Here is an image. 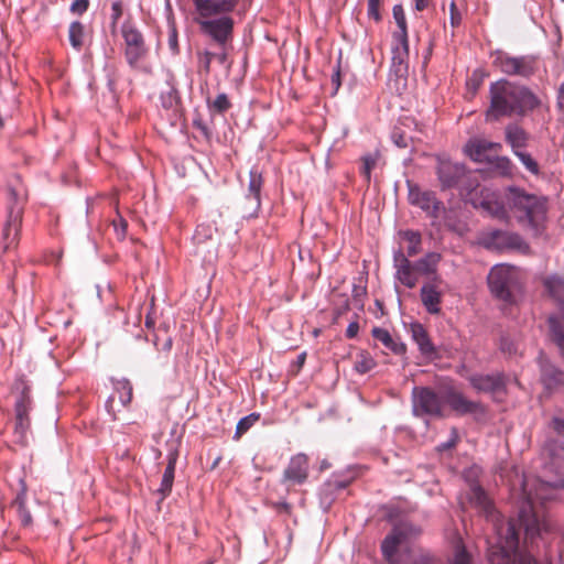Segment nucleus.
<instances>
[{
    "instance_id": "nucleus-1",
    "label": "nucleus",
    "mask_w": 564,
    "mask_h": 564,
    "mask_svg": "<svg viewBox=\"0 0 564 564\" xmlns=\"http://www.w3.org/2000/svg\"><path fill=\"white\" fill-rule=\"evenodd\" d=\"M468 501L491 523L497 535V545L507 554L518 550L520 529H523L524 538L530 542H533L542 531L547 532L551 530L549 521L533 509L529 500L521 507L518 522L514 520L506 521L495 509L492 501L485 490L478 485L470 487Z\"/></svg>"
},
{
    "instance_id": "nucleus-2",
    "label": "nucleus",
    "mask_w": 564,
    "mask_h": 564,
    "mask_svg": "<svg viewBox=\"0 0 564 564\" xmlns=\"http://www.w3.org/2000/svg\"><path fill=\"white\" fill-rule=\"evenodd\" d=\"M488 100L489 106L485 112L488 122L499 121L501 118L525 117L542 104L530 87L505 78L490 84Z\"/></svg>"
},
{
    "instance_id": "nucleus-3",
    "label": "nucleus",
    "mask_w": 564,
    "mask_h": 564,
    "mask_svg": "<svg viewBox=\"0 0 564 564\" xmlns=\"http://www.w3.org/2000/svg\"><path fill=\"white\" fill-rule=\"evenodd\" d=\"M194 6V21L202 34L212 39L223 50L215 53L214 58L219 64H226L228 54L225 50L234 36L235 21L231 13L239 0H192Z\"/></svg>"
},
{
    "instance_id": "nucleus-4",
    "label": "nucleus",
    "mask_w": 564,
    "mask_h": 564,
    "mask_svg": "<svg viewBox=\"0 0 564 564\" xmlns=\"http://www.w3.org/2000/svg\"><path fill=\"white\" fill-rule=\"evenodd\" d=\"M505 202L510 215L518 223L536 232L540 231L547 215V198L545 196L530 193L519 186H508L505 189Z\"/></svg>"
},
{
    "instance_id": "nucleus-5",
    "label": "nucleus",
    "mask_w": 564,
    "mask_h": 564,
    "mask_svg": "<svg viewBox=\"0 0 564 564\" xmlns=\"http://www.w3.org/2000/svg\"><path fill=\"white\" fill-rule=\"evenodd\" d=\"M488 286L496 299L513 303L522 288L521 272L509 264H497L488 274Z\"/></svg>"
},
{
    "instance_id": "nucleus-6",
    "label": "nucleus",
    "mask_w": 564,
    "mask_h": 564,
    "mask_svg": "<svg viewBox=\"0 0 564 564\" xmlns=\"http://www.w3.org/2000/svg\"><path fill=\"white\" fill-rule=\"evenodd\" d=\"M492 65L507 76L529 79L539 70V58L534 55L513 56L499 51L494 55Z\"/></svg>"
},
{
    "instance_id": "nucleus-7",
    "label": "nucleus",
    "mask_w": 564,
    "mask_h": 564,
    "mask_svg": "<svg viewBox=\"0 0 564 564\" xmlns=\"http://www.w3.org/2000/svg\"><path fill=\"white\" fill-rule=\"evenodd\" d=\"M412 406L416 416H444L443 389L436 392L429 387H414L412 390Z\"/></svg>"
},
{
    "instance_id": "nucleus-8",
    "label": "nucleus",
    "mask_w": 564,
    "mask_h": 564,
    "mask_svg": "<svg viewBox=\"0 0 564 564\" xmlns=\"http://www.w3.org/2000/svg\"><path fill=\"white\" fill-rule=\"evenodd\" d=\"M419 534L420 530L410 523L395 525L382 541L383 557L390 563H397L399 550L406 549L410 541Z\"/></svg>"
},
{
    "instance_id": "nucleus-9",
    "label": "nucleus",
    "mask_w": 564,
    "mask_h": 564,
    "mask_svg": "<svg viewBox=\"0 0 564 564\" xmlns=\"http://www.w3.org/2000/svg\"><path fill=\"white\" fill-rule=\"evenodd\" d=\"M121 34L124 40V57L129 66L133 69L139 67V63L148 55L142 33L130 22L121 26Z\"/></svg>"
},
{
    "instance_id": "nucleus-10",
    "label": "nucleus",
    "mask_w": 564,
    "mask_h": 564,
    "mask_svg": "<svg viewBox=\"0 0 564 564\" xmlns=\"http://www.w3.org/2000/svg\"><path fill=\"white\" fill-rule=\"evenodd\" d=\"M408 199L411 205L421 208L429 217L438 218L444 209L443 203L432 191H423L419 185L408 182Z\"/></svg>"
},
{
    "instance_id": "nucleus-11",
    "label": "nucleus",
    "mask_w": 564,
    "mask_h": 564,
    "mask_svg": "<svg viewBox=\"0 0 564 564\" xmlns=\"http://www.w3.org/2000/svg\"><path fill=\"white\" fill-rule=\"evenodd\" d=\"M15 431L21 435H24L30 429V410L32 408V398L30 394V388L24 381H20L15 384Z\"/></svg>"
},
{
    "instance_id": "nucleus-12",
    "label": "nucleus",
    "mask_w": 564,
    "mask_h": 564,
    "mask_svg": "<svg viewBox=\"0 0 564 564\" xmlns=\"http://www.w3.org/2000/svg\"><path fill=\"white\" fill-rule=\"evenodd\" d=\"M444 405L447 404L458 414L484 413L485 408L479 402H474L464 397L454 388L443 389Z\"/></svg>"
},
{
    "instance_id": "nucleus-13",
    "label": "nucleus",
    "mask_w": 564,
    "mask_h": 564,
    "mask_svg": "<svg viewBox=\"0 0 564 564\" xmlns=\"http://www.w3.org/2000/svg\"><path fill=\"white\" fill-rule=\"evenodd\" d=\"M308 478V457L299 453L291 457L282 476V482L289 485H302Z\"/></svg>"
},
{
    "instance_id": "nucleus-14",
    "label": "nucleus",
    "mask_w": 564,
    "mask_h": 564,
    "mask_svg": "<svg viewBox=\"0 0 564 564\" xmlns=\"http://www.w3.org/2000/svg\"><path fill=\"white\" fill-rule=\"evenodd\" d=\"M442 280L435 275L430 282L422 285L420 297L425 310L432 315H438L442 311L443 292L440 290Z\"/></svg>"
},
{
    "instance_id": "nucleus-15",
    "label": "nucleus",
    "mask_w": 564,
    "mask_h": 564,
    "mask_svg": "<svg viewBox=\"0 0 564 564\" xmlns=\"http://www.w3.org/2000/svg\"><path fill=\"white\" fill-rule=\"evenodd\" d=\"M464 150L473 161L484 163L491 160V152H500L502 150V144L499 142H491L482 138H474L465 144Z\"/></svg>"
},
{
    "instance_id": "nucleus-16",
    "label": "nucleus",
    "mask_w": 564,
    "mask_h": 564,
    "mask_svg": "<svg viewBox=\"0 0 564 564\" xmlns=\"http://www.w3.org/2000/svg\"><path fill=\"white\" fill-rule=\"evenodd\" d=\"M479 205L494 218L499 220H507L509 218L510 212L505 202V195L502 196V200H500L494 192L490 189H484L481 191V200Z\"/></svg>"
},
{
    "instance_id": "nucleus-17",
    "label": "nucleus",
    "mask_w": 564,
    "mask_h": 564,
    "mask_svg": "<svg viewBox=\"0 0 564 564\" xmlns=\"http://www.w3.org/2000/svg\"><path fill=\"white\" fill-rule=\"evenodd\" d=\"M394 262L397 268V279L409 289L415 288L420 275L413 262H411L401 251L394 256Z\"/></svg>"
},
{
    "instance_id": "nucleus-18",
    "label": "nucleus",
    "mask_w": 564,
    "mask_h": 564,
    "mask_svg": "<svg viewBox=\"0 0 564 564\" xmlns=\"http://www.w3.org/2000/svg\"><path fill=\"white\" fill-rule=\"evenodd\" d=\"M464 172L463 165L451 161H440L437 165V176L442 188L446 189L456 186Z\"/></svg>"
},
{
    "instance_id": "nucleus-19",
    "label": "nucleus",
    "mask_w": 564,
    "mask_h": 564,
    "mask_svg": "<svg viewBox=\"0 0 564 564\" xmlns=\"http://www.w3.org/2000/svg\"><path fill=\"white\" fill-rule=\"evenodd\" d=\"M505 140L513 154L524 151L529 145L530 134L518 123H508L505 127Z\"/></svg>"
},
{
    "instance_id": "nucleus-20",
    "label": "nucleus",
    "mask_w": 564,
    "mask_h": 564,
    "mask_svg": "<svg viewBox=\"0 0 564 564\" xmlns=\"http://www.w3.org/2000/svg\"><path fill=\"white\" fill-rule=\"evenodd\" d=\"M471 386L482 392L500 391L505 387L503 377L501 375H477L470 378Z\"/></svg>"
},
{
    "instance_id": "nucleus-21",
    "label": "nucleus",
    "mask_w": 564,
    "mask_h": 564,
    "mask_svg": "<svg viewBox=\"0 0 564 564\" xmlns=\"http://www.w3.org/2000/svg\"><path fill=\"white\" fill-rule=\"evenodd\" d=\"M543 285L550 297L564 313V276L558 274L549 275L543 279Z\"/></svg>"
},
{
    "instance_id": "nucleus-22",
    "label": "nucleus",
    "mask_w": 564,
    "mask_h": 564,
    "mask_svg": "<svg viewBox=\"0 0 564 564\" xmlns=\"http://www.w3.org/2000/svg\"><path fill=\"white\" fill-rule=\"evenodd\" d=\"M411 334L413 340L419 346L420 351L427 357L436 355V348L430 339L427 330L423 325L415 323L411 325Z\"/></svg>"
},
{
    "instance_id": "nucleus-23",
    "label": "nucleus",
    "mask_w": 564,
    "mask_h": 564,
    "mask_svg": "<svg viewBox=\"0 0 564 564\" xmlns=\"http://www.w3.org/2000/svg\"><path fill=\"white\" fill-rule=\"evenodd\" d=\"M541 378L547 389L564 387V371L549 362L541 366Z\"/></svg>"
},
{
    "instance_id": "nucleus-24",
    "label": "nucleus",
    "mask_w": 564,
    "mask_h": 564,
    "mask_svg": "<svg viewBox=\"0 0 564 564\" xmlns=\"http://www.w3.org/2000/svg\"><path fill=\"white\" fill-rule=\"evenodd\" d=\"M398 46L392 50V65L399 74L406 73L409 57V39L404 42H398Z\"/></svg>"
},
{
    "instance_id": "nucleus-25",
    "label": "nucleus",
    "mask_w": 564,
    "mask_h": 564,
    "mask_svg": "<svg viewBox=\"0 0 564 564\" xmlns=\"http://www.w3.org/2000/svg\"><path fill=\"white\" fill-rule=\"evenodd\" d=\"M262 184L263 180L261 174L258 173L256 170H251L247 199L253 206L254 212H258L260 208V193Z\"/></svg>"
},
{
    "instance_id": "nucleus-26",
    "label": "nucleus",
    "mask_w": 564,
    "mask_h": 564,
    "mask_svg": "<svg viewBox=\"0 0 564 564\" xmlns=\"http://www.w3.org/2000/svg\"><path fill=\"white\" fill-rule=\"evenodd\" d=\"M399 236L406 242V258H412L421 252L422 236L419 231L401 230L399 231Z\"/></svg>"
},
{
    "instance_id": "nucleus-27",
    "label": "nucleus",
    "mask_w": 564,
    "mask_h": 564,
    "mask_svg": "<svg viewBox=\"0 0 564 564\" xmlns=\"http://www.w3.org/2000/svg\"><path fill=\"white\" fill-rule=\"evenodd\" d=\"M516 237L502 230H491L482 236V245L487 248H500L510 243Z\"/></svg>"
},
{
    "instance_id": "nucleus-28",
    "label": "nucleus",
    "mask_w": 564,
    "mask_h": 564,
    "mask_svg": "<svg viewBox=\"0 0 564 564\" xmlns=\"http://www.w3.org/2000/svg\"><path fill=\"white\" fill-rule=\"evenodd\" d=\"M441 256L436 252H430L422 259L413 262L419 275H430L436 273Z\"/></svg>"
},
{
    "instance_id": "nucleus-29",
    "label": "nucleus",
    "mask_w": 564,
    "mask_h": 564,
    "mask_svg": "<svg viewBox=\"0 0 564 564\" xmlns=\"http://www.w3.org/2000/svg\"><path fill=\"white\" fill-rule=\"evenodd\" d=\"M175 465H176V456L170 455L169 463L164 470L161 486L159 488V492L162 495V498H165L166 496H169L172 490L173 481H174V474H175Z\"/></svg>"
},
{
    "instance_id": "nucleus-30",
    "label": "nucleus",
    "mask_w": 564,
    "mask_h": 564,
    "mask_svg": "<svg viewBox=\"0 0 564 564\" xmlns=\"http://www.w3.org/2000/svg\"><path fill=\"white\" fill-rule=\"evenodd\" d=\"M392 14L399 28V32L394 33L393 37L397 42H404L408 39V24L403 7L395 4L392 9Z\"/></svg>"
},
{
    "instance_id": "nucleus-31",
    "label": "nucleus",
    "mask_w": 564,
    "mask_h": 564,
    "mask_svg": "<svg viewBox=\"0 0 564 564\" xmlns=\"http://www.w3.org/2000/svg\"><path fill=\"white\" fill-rule=\"evenodd\" d=\"M551 340L558 347L564 357V327L555 316L547 319Z\"/></svg>"
},
{
    "instance_id": "nucleus-32",
    "label": "nucleus",
    "mask_w": 564,
    "mask_h": 564,
    "mask_svg": "<svg viewBox=\"0 0 564 564\" xmlns=\"http://www.w3.org/2000/svg\"><path fill=\"white\" fill-rule=\"evenodd\" d=\"M371 333L375 339L381 341L386 348L392 350L393 352L400 354L404 350V346L397 344L387 329L375 327Z\"/></svg>"
},
{
    "instance_id": "nucleus-33",
    "label": "nucleus",
    "mask_w": 564,
    "mask_h": 564,
    "mask_svg": "<svg viewBox=\"0 0 564 564\" xmlns=\"http://www.w3.org/2000/svg\"><path fill=\"white\" fill-rule=\"evenodd\" d=\"M489 163L492 164L495 171L503 177H512L516 166L508 156H496Z\"/></svg>"
},
{
    "instance_id": "nucleus-34",
    "label": "nucleus",
    "mask_w": 564,
    "mask_h": 564,
    "mask_svg": "<svg viewBox=\"0 0 564 564\" xmlns=\"http://www.w3.org/2000/svg\"><path fill=\"white\" fill-rule=\"evenodd\" d=\"M84 25L79 21L72 22L68 29V39L70 45L75 50L80 51L84 45Z\"/></svg>"
},
{
    "instance_id": "nucleus-35",
    "label": "nucleus",
    "mask_w": 564,
    "mask_h": 564,
    "mask_svg": "<svg viewBox=\"0 0 564 564\" xmlns=\"http://www.w3.org/2000/svg\"><path fill=\"white\" fill-rule=\"evenodd\" d=\"M376 366L375 359L368 351L361 350L356 355L354 368L358 373H367Z\"/></svg>"
},
{
    "instance_id": "nucleus-36",
    "label": "nucleus",
    "mask_w": 564,
    "mask_h": 564,
    "mask_svg": "<svg viewBox=\"0 0 564 564\" xmlns=\"http://www.w3.org/2000/svg\"><path fill=\"white\" fill-rule=\"evenodd\" d=\"M197 56V73L205 78L210 74V65L214 59L215 53L209 51H199Z\"/></svg>"
},
{
    "instance_id": "nucleus-37",
    "label": "nucleus",
    "mask_w": 564,
    "mask_h": 564,
    "mask_svg": "<svg viewBox=\"0 0 564 564\" xmlns=\"http://www.w3.org/2000/svg\"><path fill=\"white\" fill-rule=\"evenodd\" d=\"M380 159L379 152L369 153L362 156V166L360 170L361 175L365 177L367 183H370L371 171L376 167Z\"/></svg>"
},
{
    "instance_id": "nucleus-38",
    "label": "nucleus",
    "mask_w": 564,
    "mask_h": 564,
    "mask_svg": "<svg viewBox=\"0 0 564 564\" xmlns=\"http://www.w3.org/2000/svg\"><path fill=\"white\" fill-rule=\"evenodd\" d=\"M116 392L119 394V400L123 406L130 404L133 397V389L129 380L118 381L116 384Z\"/></svg>"
},
{
    "instance_id": "nucleus-39",
    "label": "nucleus",
    "mask_w": 564,
    "mask_h": 564,
    "mask_svg": "<svg viewBox=\"0 0 564 564\" xmlns=\"http://www.w3.org/2000/svg\"><path fill=\"white\" fill-rule=\"evenodd\" d=\"M260 419V414L251 413L239 420L236 426L235 440H239L245 433H247L256 422Z\"/></svg>"
},
{
    "instance_id": "nucleus-40",
    "label": "nucleus",
    "mask_w": 564,
    "mask_h": 564,
    "mask_svg": "<svg viewBox=\"0 0 564 564\" xmlns=\"http://www.w3.org/2000/svg\"><path fill=\"white\" fill-rule=\"evenodd\" d=\"M208 108L217 113H224L230 109L231 102L227 94H219L213 101L207 100Z\"/></svg>"
},
{
    "instance_id": "nucleus-41",
    "label": "nucleus",
    "mask_w": 564,
    "mask_h": 564,
    "mask_svg": "<svg viewBox=\"0 0 564 564\" xmlns=\"http://www.w3.org/2000/svg\"><path fill=\"white\" fill-rule=\"evenodd\" d=\"M18 506V514L21 525L23 528H30L32 525V516L25 507L24 495H19L15 500Z\"/></svg>"
},
{
    "instance_id": "nucleus-42",
    "label": "nucleus",
    "mask_w": 564,
    "mask_h": 564,
    "mask_svg": "<svg viewBox=\"0 0 564 564\" xmlns=\"http://www.w3.org/2000/svg\"><path fill=\"white\" fill-rule=\"evenodd\" d=\"M519 161L523 164L527 171H529L533 175L540 174V165L539 163L532 158V155L525 151L516 152L514 154Z\"/></svg>"
},
{
    "instance_id": "nucleus-43",
    "label": "nucleus",
    "mask_w": 564,
    "mask_h": 564,
    "mask_svg": "<svg viewBox=\"0 0 564 564\" xmlns=\"http://www.w3.org/2000/svg\"><path fill=\"white\" fill-rule=\"evenodd\" d=\"M167 44L172 54H178L180 46L177 40V30L173 18L167 19Z\"/></svg>"
},
{
    "instance_id": "nucleus-44",
    "label": "nucleus",
    "mask_w": 564,
    "mask_h": 564,
    "mask_svg": "<svg viewBox=\"0 0 564 564\" xmlns=\"http://www.w3.org/2000/svg\"><path fill=\"white\" fill-rule=\"evenodd\" d=\"M380 6L381 0H368L367 14L376 22L381 21Z\"/></svg>"
},
{
    "instance_id": "nucleus-45",
    "label": "nucleus",
    "mask_w": 564,
    "mask_h": 564,
    "mask_svg": "<svg viewBox=\"0 0 564 564\" xmlns=\"http://www.w3.org/2000/svg\"><path fill=\"white\" fill-rule=\"evenodd\" d=\"M449 20L453 28H457L462 22V14L457 8L456 1L451 0L449 2Z\"/></svg>"
},
{
    "instance_id": "nucleus-46",
    "label": "nucleus",
    "mask_w": 564,
    "mask_h": 564,
    "mask_svg": "<svg viewBox=\"0 0 564 564\" xmlns=\"http://www.w3.org/2000/svg\"><path fill=\"white\" fill-rule=\"evenodd\" d=\"M458 441H459V436H458L457 430L455 427H453L451 430V438L447 442L440 444L437 446V449L440 452L448 451V449L455 447L456 444L458 443Z\"/></svg>"
},
{
    "instance_id": "nucleus-47",
    "label": "nucleus",
    "mask_w": 564,
    "mask_h": 564,
    "mask_svg": "<svg viewBox=\"0 0 564 564\" xmlns=\"http://www.w3.org/2000/svg\"><path fill=\"white\" fill-rule=\"evenodd\" d=\"M451 564H471L470 555L464 546L457 549L454 560Z\"/></svg>"
},
{
    "instance_id": "nucleus-48",
    "label": "nucleus",
    "mask_w": 564,
    "mask_h": 564,
    "mask_svg": "<svg viewBox=\"0 0 564 564\" xmlns=\"http://www.w3.org/2000/svg\"><path fill=\"white\" fill-rule=\"evenodd\" d=\"M89 7L88 0H74L70 6V11L75 14L82 15L84 12L87 11Z\"/></svg>"
},
{
    "instance_id": "nucleus-49",
    "label": "nucleus",
    "mask_w": 564,
    "mask_h": 564,
    "mask_svg": "<svg viewBox=\"0 0 564 564\" xmlns=\"http://www.w3.org/2000/svg\"><path fill=\"white\" fill-rule=\"evenodd\" d=\"M113 227L117 232V236L122 239L126 237L128 223L121 216H119L118 220H113Z\"/></svg>"
},
{
    "instance_id": "nucleus-50",
    "label": "nucleus",
    "mask_w": 564,
    "mask_h": 564,
    "mask_svg": "<svg viewBox=\"0 0 564 564\" xmlns=\"http://www.w3.org/2000/svg\"><path fill=\"white\" fill-rule=\"evenodd\" d=\"M111 11H112V13H111L112 25L115 26L122 15L121 2L120 1L113 2L111 6Z\"/></svg>"
},
{
    "instance_id": "nucleus-51",
    "label": "nucleus",
    "mask_w": 564,
    "mask_h": 564,
    "mask_svg": "<svg viewBox=\"0 0 564 564\" xmlns=\"http://www.w3.org/2000/svg\"><path fill=\"white\" fill-rule=\"evenodd\" d=\"M516 562L517 564H538L536 560L532 555L525 553L519 554Z\"/></svg>"
},
{
    "instance_id": "nucleus-52",
    "label": "nucleus",
    "mask_w": 564,
    "mask_h": 564,
    "mask_svg": "<svg viewBox=\"0 0 564 564\" xmlns=\"http://www.w3.org/2000/svg\"><path fill=\"white\" fill-rule=\"evenodd\" d=\"M556 106L558 110L564 113V82L561 84L557 91Z\"/></svg>"
},
{
    "instance_id": "nucleus-53",
    "label": "nucleus",
    "mask_w": 564,
    "mask_h": 564,
    "mask_svg": "<svg viewBox=\"0 0 564 564\" xmlns=\"http://www.w3.org/2000/svg\"><path fill=\"white\" fill-rule=\"evenodd\" d=\"M552 427L558 434H564V420L560 417H554L552 421Z\"/></svg>"
},
{
    "instance_id": "nucleus-54",
    "label": "nucleus",
    "mask_w": 564,
    "mask_h": 564,
    "mask_svg": "<svg viewBox=\"0 0 564 564\" xmlns=\"http://www.w3.org/2000/svg\"><path fill=\"white\" fill-rule=\"evenodd\" d=\"M358 330H359V325L357 322H352L348 325L347 329H346V336L348 338H354L357 334H358Z\"/></svg>"
},
{
    "instance_id": "nucleus-55",
    "label": "nucleus",
    "mask_w": 564,
    "mask_h": 564,
    "mask_svg": "<svg viewBox=\"0 0 564 564\" xmlns=\"http://www.w3.org/2000/svg\"><path fill=\"white\" fill-rule=\"evenodd\" d=\"M12 228L14 229V231H17V229H18V224H17L15 221H14V224H13L11 220H9V221L7 223V225L4 226V228H3V236H4V238H6V239H8V238H9V236H10V234H11Z\"/></svg>"
},
{
    "instance_id": "nucleus-56",
    "label": "nucleus",
    "mask_w": 564,
    "mask_h": 564,
    "mask_svg": "<svg viewBox=\"0 0 564 564\" xmlns=\"http://www.w3.org/2000/svg\"><path fill=\"white\" fill-rule=\"evenodd\" d=\"M480 83H481V80H480V79L470 78V79L467 82V86H468L469 88H471L474 93H476V91H477V89H478V88H479V86H480Z\"/></svg>"
},
{
    "instance_id": "nucleus-57",
    "label": "nucleus",
    "mask_w": 564,
    "mask_h": 564,
    "mask_svg": "<svg viewBox=\"0 0 564 564\" xmlns=\"http://www.w3.org/2000/svg\"><path fill=\"white\" fill-rule=\"evenodd\" d=\"M332 83L336 86V89L340 86V70L339 68L336 69V72L332 76Z\"/></svg>"
},
{
    "instance_id": "nucleus-58",
    "label": "nucleus",
    "mask_w": 564,
    "mask_h": 564,
    "mask_svg": "<svg viewBox=\"0 0 564 564\" xmlns=\"http://www.w3.org/2000/svg\"><path fill=\"white\" fill-rule=\"evenodd\" d=\"M415 1V9L417 11H423L429 7V0H414Z\"/></svg>"
},
{
    "instance_id": "nucleus-59",
    "label": "nucleus",
    "mask_w": 564,
    "mask_h": 564,
    "mask_svg": "<svg viewBox=\"0 0 564 564\" xmlns=\"http://www.w3.org/2000/svg\"><path fill=\"white\" fill-rule=\"evenodd\" d=\"M305 360H306V354L305 352H302V354H300L297 356L296 361H295V364L297 366V369L303 367Z\"/></svg>"
},
{
    "instance_id": "nucleus-60",
    "label": "nucleus",
    "mask_w": 564,
    "mask_h": 564,
    "mask_svg": "<svg viewBox=\"0 0 564 564\" xmlns=\"http://www.w3.org/2000/svg\"><path fill=\"white\" fill-rule=\"evenodd\" d=\"M112 403H113V399L109 398V400L106 403V408H107L108 412L113 416V419H116L115 413L112 411Z\"/></svg>"
},
{
    "instance_id": "nucleus-61",
    "label": "nucleus",
    "mask_w": 564,
    "mask_h": 564,
    "mask_svg": "<svg viewBox=\"0 0 564 564\" xmlns=\"http://www.w3.org/2000/svg\"><path fill=\"white\" fill-rule=\"evenodd\" d=\"M172 346V339L167 338L163 345V349L169 350Z\"/></svg>"
},
{
    "instance_id": "nucleus-62",
    "label": "nucleus",
    "mask_w": 564,
    "mask_h": 564,
    "mask_svg": "<svg viewBox=\"0 0 564 564\" xmlns=\"http://www.w3.org/2000/svg\"><path fill=\"white\" fill-rule=\"evenodd\" d=\"M153 324H154V322L150 317H147V319H145L147 327H152Z\"/></svg>"
},
{
    "instance_id": "nucleus-63",
    "label": "nucleus",
    "mask_w": 564,
    "mask_h": 564,
    "mask_svg": "<svg viewBox=\"0 0 564 564\" xmlns=\"http://www.w3.org/2000/svg\"><path fill=\"white\" fill-rule=\"evenodd\" d=\"M395 142L399 147H402V148L406 147V143L403 140H397Z\"/></svg>"
},
{
    "instance_id": "nucleus-64",
    "label": "nucleus",
    "mask_w": 564,
    "mask_h": 564,
    "mask_svg": "<svg viewBox=\"0 0 564 564\" xmlns=\"http://www.w3.org/2000/svg\"><path fill=\"white\" fill-rule=\"evenodd\" d=\"M282 508H283V510H285V511H288V512H289V510H290V505H289V503H286V502H284V503L282 505Z\"/></svg>"
}]
</instances>
